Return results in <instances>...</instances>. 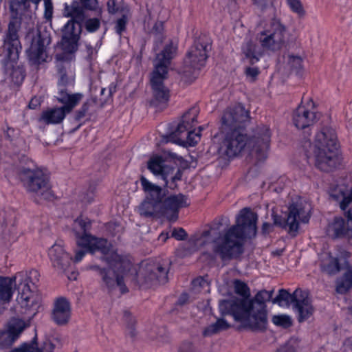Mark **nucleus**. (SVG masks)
<instances>
[{
  "instance_id": "f257e3e1",
  "label": "nucleus",
  "mask_w": 352,
  "mask_h": 352,
  "mask_svg": "<svg viewBox=\"0 0 352 352\" xmlns=\"http://www.w3.org/2000/svg\"><path fill=\"white\" fill-rule=\"evenodd\" d=\"M257 219L256 213L245 208L237 215L236 223L228 228L223 236H217V230L223 224H229L227 217H221L214 222V227L204 230L201 235L191 236L188 242L197 248L211 243L214 254L223 261L231 260L242 254L245 239L255 236Z\"/></svg>"
},
{
  "instance_id": "f03ea898",
  "label": "nucleus",
  "mask_w": 352,
  "mask_h": 352,
  "mask_svg": "<svg viewBox=\"0 0 352 352\" xmlns=\"http://www.w3.org/2000/svg\"><path fill=\"white\" fill-rule=\"evenodd\" d=\"M144 199L138 206V212L145 218L166 217L170 221L178 218L179 208L188 206L187 197L182 195L166 197L164 190L159 186L149 182L144 175L140 178Z\"/></svg>"
},
{
  "instance_id": "7ed1b4c3",
  "label": "nucleus",
  "mask_w": 352,
  "mask_h": 352,
  "mask_svg": "<svg viewBox=\"0 0 352 352\" xmlns=\"http://www.w3.org/2000/svg\"><path fill=\"white\" fill-rule=\"evenodd\" d=\"M306 155L321 171L329 172L338 165L337 135L331 127H323L316 133L313 144L308 142Z\"/></svg>"
},
{
  "instance_id": "20e7f679",
  "label": "nucleus",
  "mask_w": 352,
  "mask_h": 352,
  "mask_svg": "<svg viewBox=\"0 0 352 352\" xmlns=\"http://www.w3.org/2000/svg\"><path fill=\"white\" fill-rule=\"evenodd\" d=\"M219 310L223 317L231 315L235 321L252 331H261L267 328V310L263 309L262 305L254 306L238 298L224 300L219 302Z\"/></svg>"
},
{
  "instance_id": "39448f33",
  "label": "nucleus",
  "mask_w": 352,
  "mask_h": 352,
  "mask_svg": "<svg viewBox=\"0 0 352 352\" xmlns=\"http://www.w3.org/2000/svg\"><path fill=\"white\" fill-rule=\"evenodd\" d=\"M61 39L58 41L54 48V64L59 87L58 96L57 100L63 105L60 107H54L43 111L39 118L41 122L46 124L60 123L66 115V24L62 28Z\"/></svg>"
},
{
  "instance_id": "423d86ee",
  "label": "nucleus",
  "mask_w": 352,
  "mask_h": 352,
  "mask_svg": "<svg viewBox=\"0 0 352 352\" xmlns=\"http://www.w3.org/2000/svg\"><path fill=\"white\" fill-rule=\"evenodd\" d=\"M40 278L36 270L21 271L12 277L0 276V300L8 302L12 298L14 289L19 292V302L22 307H31L35 303L33 291L30 285H35Z\"/></svg>"
},
{
  "instance_id": "0eeeda50",
  "label": "nucleus",
  "mask_w": 352,
  "mask_h": 352,
  "mask_svg": "<svg viewBox=\"0 0 352 352\" xmlns=\"http://www.w3.org/2000/svg\"><path fill=\"white\" fill-rule=\"evenodd\" d=\"M104 259L108 264V267L100 268L98 265H90L89 270H96L101 276L102 280L109 289H113L116 286L120 287L122 293L126 291L124 280L129 276L132 269V264L127 260L122 259L116 254L106 256Z\"/></svg>"
},
{
  "instance_id": "6e6552de",
  "label": "nucleus",
  "mask_w": 352,
  "mask_h": 352,
  "mask_svg": "<svg viewBox=\"0 0 352 352\" xmlns=\"http://www.w3.org/2000/svg\"><path fill=\"white\" fill-rule=\"evenodd\" d=\"M210 45L205 37H200L191 47L181 68V78L186 84L192 83L205 66Z\"/></svg>"
},
{
  "instance_id": "1a4fd4ad",
  "label": "nucleus",
  "mask_w": 352,
  "mask_h": 352,
  "mask_svg": "<svg viewBox=\"0 0 352 352\" xmlns=\"http://www.w3.org/2000/svg\"><path fill=\"white\" fill-rule=\"evenodd\" d=\"M199 111L192 107L186 111L176 129L166 137V142H171L183 146H194L201 138V126L195 131L193 128L197 123Z\"/></svg>"
},
{
  "instance_id": "9d476101",
  "label": "nucleus",
  "mask_w": 352,
  "mask_h": 352,
  "mask_svg": "<svg viewBox=\"0 0 352 352\" xmlns=\"http://www.w3.org/2000/svg\"><path fill=\"white\" fill-rule=\"evenodd\" d=\"M19 175L28 191L35 192L45 200L54 199L49 176L43 170L21 166L19 168Z\"/></svg>"
},
{
  "instance_id": "9b49d317",
  "label": "nucleus",
  "mask_w": 352,
  "mask_h": 352,
  "mask_svg": "<svg viewBox=\"0 0 352 352\" xmlns=\"http://www.w3.org/2000/svg\"><path fill=\"white\" fill-rule=\"evenodd\" d=\"M287 28L278 19H273L265 28L256 34V38L263 49L278 52L286 45Z\"/></svg>"
},
{
  "instance_id": "f8f14e48",
  "label": "nucleus",
  "mask_w": 352,
  "mask_h": 352,
  "mask_svg": "<svg viewBox=\"0 0 352 352\" xmlns=\"http://www.w3.org/2000/svg\"><path fill=\"white\" fill-rule=\"evenodd\" d=\"M222 141L217 149L219 155L224 159L237 157L248 148V135L245 130L221 131Z\"/></svg>"
},
{
  "instance_id": "ddd939ff",
  "label": "nucleus",
  "mask_w": 352,
  "mask_h": 352,
  "mask_svg": "<svg viewBox=\"0 0 352 352\" xmlns=\"http://www.w3.org/2000/svg\"><path fill=\"white\" fill-rule=\"evenodd\" d=\"M311 206L302 201L293 203L289 208V213L286 219H282L280 217L274 216V223L280 226L288 232L295 236L298 230L299 221L307 223L310 217Z\"/></svg>"
},
{
  "instance_id": "4468645a",
  "label": "nucleus",
  "mask_w": 352,
  "mask_h": 352,
  "mask_svg": "<svg viewBox=\"0 0 352 352\" xmlns=\"http://www.w3.org/2000/svg\"><path fill=\"white\" fill-rule=\"evenodd\" d=\"M167 74L165 65H157L151 74L152 99L150 103L155 107L164 108L169 100L170 91L164 83Z\"/></svg>"
},
{
  "instance_id": "2eb2a0df",
  "label": "nucleus",
  "mask_w": 352,
  "mask_h": 352,
  "mask_svg": "<svg viewBox=\"0 0 352 352\" xmlns=\"http://www.w3.org/2000/svg\"><path fill=\"white\" fill-rule=\"evenodd\" d=\"M67 17H70L67 21V54L77 51L78 41L82 32V23L85 19L83 7L78 2H74L70 9L67 7Z\"/></svg>"
},
{
  "instance_id": "dca6fc26",
  "label": "nucleus",
  "mask_w": 352,
  "mask_h": 352,
  "mask_svg": "<svg viewBox=\"0 0 352 352\" xmlns=\"http://www.w3.org/2000/svg\"><path fill=\"white\" fill-rule=\"evenodd\" d=\"M90 223H87L80 218H77L73 225V230L79 238L77 241L78 245L86 248L89 252L94 253L100 251L107 254L109 252V243L106 239H98L87 234Z\"/></svg>"
},
{
  "instance_id": "f3484780",
  "label": "nucleus",
  "mask_w": 352,
  "mask_h": 352,
  "mask_svg": "<svg viewBox=\"0 0 352 352\" xmlns=\"http://www.w3.org/2000/svg\"><path fill=\"white\" fill-rule=\"evenodd\" d=\"M271 139V132L267 126L256 127L252 136L248 138V148L251 155L258 161H263L267 157Z\"/></svg>"
},
{
  "instance_id": "a211bd4d",
  "label": "nucleus",
  "mask_w": 352,
  "mask_h": 352,
  "mask_svg": "<svg viewBox=\"0 0 352 352\" xmlns=\"http://www.w3.org/2000/svg\"><path fill=\"white\" fill-rule=\"evenodd\" d=\"M249 112L241 104L228 108L221 118V131L245 130L249 120Z\"/></svg>"
},
{
  "instance_id": "6ab92c4d",
  "label": "nucleus",
  "mask_w": 352,
  "mask_h": 352,
  "mask_svg": "<svg viewBox=\"0 0 352 352\" xmlns=\"http://www.w3.org/2000/svg\"><path fill=\"white\" fill-rule=\"evenodd\" d=\"M319 119V114L314 111V102L311 98H307L305 104H300L293 113L294 125L305 129L314 125Z\"/></svg>"
},
{
  "instance_id": "aec40b11",
  "label": "nucleus",
  "mask_w": 352,
  "mask_h": 352,
  "mask_svg": "<svg viewBox=\"0 0 352 352\" xmlns=\"http://www.w3.org/2000/svg\"><path fill=\"white\" fill-rule=\"evenodd\" d=\"M50 43L51 38L47 32H38L28 51L29 59L33 64L45 61L47 57L46 49Z\"/></svg>"
},
{
  "instance_id": "412c9836",
  "label": "nucleus",
  "mask_w": 352,
  "mask_h": 352,
  "mask_svg": "<svg viewBox=\"0 0 352 352\" xmlns=\"http://www.w3.org/2000/svg\"><path fill=\"white\" fill-rule=\"evenodd\" d=\"M20 25V21L16 19L11 20L8 24L3 50V52L6 53V56L10 58H18L19 50L21 49L18 36Z\"/></svg>"
},
{
  "instance_id": "4be33fe9",
  "label": "nucleus",
  "mask_w": 352,
  "mask_h": 352,
  "mask_svg": "<svg viewBox=\"0 0 352 352\" xmlns=\"http://www.w3.org/2000/svg\"><path fill=\"white\" fill-rule=\"evenodd\" d=\"M27 327L24 320L12 318L8 322L7 331L0 332V346L6 347L12 345Z\"/></svg>"
},
{
  "instance_id": "5701e85b",
  "label": "nucleus",
  "mask_w": 352,
  "mask_h": 352,
  "mask_svg": "<svg viewBox=\"0 0 352 352\" xmlns=\"http://www.w3.org/2000/svg\"><path fill=\"white\" fill-rule=\"evenodd\" d=\"M294 308L298 313L299 322L307 320L313 314L314 307L311 305L307 292L300 289H296L294 291Z\"/></svg>"
},
{
  "instance_id": "b1692460",
  "label": "nucleus",
  "mask_w": 352,
  "mask_h": 352,
  "mask_svg": "<svg viewBox=\"0 0 352 352\" xmlns=\"http://www.w3.org/2000/svg\"><path fill=\"white\" fill-rule=\"evenodd\" d=\"M107 96L104 98H94L91 100H87L85 102L83 103L82 107L79 110H78L73 116V120L77 122L76 126L70 131V132L75 131L77 129H78L81 126V123L79 122L86 116V113L89 110L90 107L92 104H95L98 107H102L105 103L107 102L109 99L111 97L112 94L116 91V85L114 83H111L109 87L107 89Z\"/></svg>"
},
{
  "instance_id": "393cba45",
  "label": "nucleus",
  "mask_w": 352,
  "mask_h": 352,
  "mask_svg": "<svg viewBox=\"0 0 352 352\" xmlns=\"http://www.w3.org/2000/svg\"><path fill=\"white\" fill-rule=\"evenodd\" d=\"M326 232L332 239L346 237L352 239V228L348 221L342 217H335L329 222Z\"/></svg>"
},
{
  "instance_id": "a878e982",
  "label": "nucleus",
  "mask_w": 352,
  "mask_h": 352,
  "mask_svg": "<svg viewBox=\"0 0 352 352\" xmlns=\"http://www.w3.org/2000/svg\"><path fill=\"white\" fill-rule=\"evenodd\" d=\"M283 59L284 69L287 72L302 77L305 73L304 56L289 52L284 54Z\"/></svg>"
},
{
  "instance_id": "bb28decb",
  "label": "nucleus",
  "mask_w": 352,
  "mask_h": 352,
  "mask_svg": "<svg viewBox=\"0 0 352 352\" xmlns=\"http://www.w3.org/2000/svg\"><path fill=\"white\" fill-rule=\"evenodd\" d=\"M168 270L160 263L150 265L146 269L144 283L149 285H164L168 282Z\"/></svg>"
},
{
  "instance_id": "cd10ccee",
  "label": "nucleus",
  "mask_w": 352,
  "mask_h": 352,
  "mask_svg": "<svg viewBox=\"0 0 352 352\" xmlns=\"http://www.w3.org/2000/svg\"><path fill=\"white\" fill-rule=\"evenodd\" d=\"M48 254L55 272L58 275L64 276L65 274V251L63 243H56L50 248Z\"/></svg>"
},
{
  "instance_id": "c85d7f7f",
  "label": "nucleus",
  "mask_w": 352,
  "mask_h": 352,
  "mask_svg": "<svg viewBox=\"0 0 352 352\" xmlns=\"http://www.w3.org/2000/svg\"><path fill=\"white\" fill-rule=\"evenodd\" d=\"M147 168L155 176L162 178L167 185L168 178L173 174L174 169L164 164V160L161 156L154 155L151 157L147 162Z\"/></svg>"
},
{
  "instance_id": "c756f323",
  "label": "nucleus",
  "mask_w": 352,
  "mask_h": 352,
  "mask_svg": "<svg viewBox=\"0 0 352 352\" xmlns=\"http://www.w3.org/2000/svg\"><path fill=\"white\" fill-rule=\"evenodd\" d=\"M4 54L5 58L2 60L3 72L14 83L21 84L25 78L23 69L15 65L16 64L15 60L17 58H10L6 56V53Z\"/></svg>"
},
{
  "instance_id": "7c9ffc66",
  "label": "nucleus",
  "mask_w": 352,
  "mask_h": 352,
  "mask_svg": "<svg viewBox=\"0 0 352 352\" xmlns=\"http://www.w3.org/2000/svg\"><path fill=\"white\" fill-rule=\"evenodd\" d=\"M51 318L58 325L66 324V298L60 296L55 298Z\"/></svg>"
},
{
  "instance_id": "2f4dec72",
  "label": "nucleus",
  "mask_w": 352,
  "mask_h": 352,
  "mask_svg": "<svg viewBox=\"0 0 352 352\" xmlns=\"http://www.w3.org/2000/svg\"><path fill=\"white\" fill-rule=\"evenodd\" d=\"M244 60L250 65H254L259 61L263 53L259 47L252 41L250 40L242 47Z\"/></svg>"
},
{
  "instance_id": "473e14b6",
  "label": "nucleus",
  "mask_w": 352,
  "mask_h": 352,
  "mask_svg": "<svg viewBox=\"0 0 352 352\" xmlns=\"http://www.w3.org/2000/svg\"><path fill=\"white\" fill-rule=\"evenodd\" d=\"M330 196L336 201H340V207L342 210H345L349 205L352 202V188L349 194H346V187L339 185L332 188L330 192Z\"/></svg>"
},
{
  "instance_id": "72a5a7b5",
  "label": "nucleus",
  "mask_w": 352,
  "mask_h": 352,
  "mask_svg": "<svg viewBox=\"0 0 352 352\" xmlns=\"http://www.w3.org/2000/svg\"><path fill=\"white\" fill-rule=\"evenodd\" d=\"M324 256L325 258L322 260L321 263V269L327 274H336L340 270L341 265L347 264L345 258L339 259L337 257H332L329 254H325Z\"/></svg>"
},
{
  "instance_id": "f704fd0d",
  "label": "nucleus",
  "mask_w": 352,
  "mask_h": 352,
  "mask_svg": "<svg viewBox=\"0 0 352 352\" xmlns=\"http://www.w3.org/2000/svg\"><path fill=\"white\" fill-rule=\"evenodd\" d=\"M230 324L223 318H218L215 322L206 327L202 333L204 337H210L222 331L228 329Z\"/></svg>"
},
{
  "instance_id": "c9c22d12",
  "label": "nucleus",
  "mask_w": 352,
  "mask_h": 352,
  "mask_svg": "<svg viewBox=\"0 0 352 352\" xmlns=\"http://www.w3.org/2000/svg\"><path fill=\"white\" fill-rule=\"evenodd\" d=\"M175 52L176 47L173 45V43L167 45L164 50L157 55L154 63L155 67L157 65H165L166 69L168 70V65L169 63V60L173 58V56Z\"/></svg>"
},
{
  "instance_id": "e433bc0d",
  "label": "nucleus",
  "mask_w": 352,
  "mask_h": 352,
  "mask_svg": "<svg viewBox=\"0 0 352 352\" xmlns=\"http://www.w3.org/2000/svg\"><path fill=\"white\" fill-rule=\"evenodd\" d=\"M273 304H278L279 306H289L291 303L294 304V292L291 294L286 289H281L278 294L272 299Z\"/></svg>"
},
{
  "instance_id": "4c0bfd02",
  "label": "nucleus",
  "mask_w": 352,
  "mask_h": 352,
  "mask_svg": "<svg viewBox=\"0 0 352 352\" xmlns=\"http://www.w3.org/2000/svg\"><path fill=\"white\" fill-rule=\"evenodd\" d=\"M273 293L274 290H271L270 292L265 290L261 291L257 293L253 299H245V302L254 306L256 304H260L263 306V309H266L265 302L270 300L272 301Z\"/></svg>"
},
{
  "instance_id": "58836bf2",
  "label": "nucleus",
  "mask_w": 352,
  "mask_h": 352,
  "mask_svg": "<svg viewBox=\"0 0 352 352\" xmlns=\"http://www.w3.org/2000/svg\"><path fill=\"white\" fill-rule=\"evenodd\" d=\"M352 286V273L347 272L344 275L337 280L336 292L338 294H345Z\"/></svg>"
},
{
  "instance_id": "ea45409f",
  "label": "nucleus",
  "mask_w": 352,
  "mask_h": 352,
  "mask_svg": "<svg viewBox=\"0 0 352 352\" xmlns=\"http://www.w3.org/2000/svg\"><path fill=\"white\" fill-rule=\"evenodd\" d=\"M83 98L84 95L82 93L67 94V113L78 105Z\"/></svg>"
},
{
  "instance_id": "a19ab883",
  "label": "nucleus",
  "mask_w": 352,
  "mask_h": 352,
  "mask_svg": "<svg viewBox=\"0 0 352 352\" xmlns=\"http://www.w3.org/2000/svg\"><path fill=\"white\" fill-rule=\"evenodd\" d=\"M260 72L259 68L254 65L247 66L244 69L245 78L250 82H254Z\"/></svg>"
},
{
  "instance_id": "79ce46f5",
  "label": "nucleus",
  "mask_w": 352,
  "mask_h": 352,
  "mask_svg": "<svg viewBox=\"0 0 352 352\" xmlns=\"http://www.w3.org/2000/svg\"><path fill=\"white\" fill-rule=\"evenodd\" d=\"M124 317L126 324V329L129 331V335L131 337H134L136 335L135 318L133 316H132L131 314L129 312H125Z\"/></svg>"
},
{
  "instance_id": "37998d69",
  "label": "nucleus",
  "mask_w": 352,
  "mask_h": 352,
  "mask_svg": "<svg viewBox=\"0 0 352 352\" xmlns=\"http://www.w3.org/2000/svg\"><path fill=\"white\" fill-rule=\"evenodd\" d=\"M234 287L237 294L243 297H248L250 296V289L245 283L240 280H235L234 281Z\"/></svg>"
},
{
  "instance_id": "c03bdc74",
  "label": "nucleus",
  "mask_w": 352,
  "mask_h": 352,
  "mask_svg": "<svg viewBox=\"0 0 352 352\" xmlns=\"http://www.w3.org/2000/svg\"><path fill=\"white\" fill-rule=\"evenodd\" d=\"M272 322L274 324L284 328H287L292 325V320L290 318L286 315L274 316L272 318Z\"/></svg>"
},
{
  "instance_id": "a18cd8bd",
  "label": "nucleus",
  "mask_w": 352,
  "mask_h": 352,
  "mask_svg": "<svg viewBox=\"0 0 352 352\" xmlns=\"http://www.w3.org/2000/svg\"><path fill=\"white\" fill-rule=\"evenodd\" d=\"M287 3L292 10L299 17L305 16V11L300 0H287Z\"/></svg>"
},
{
  "instance_id": "49530a36",
  "label": "nucleus",
  "mask_w": 352,
  "mask_h": 352,
  "mask_svg": "<svg viewBox=\"0 0 352 352\" xmlns=\"http://www.w3.org/2000/svg\"><path fill=\"white\" fill-rule=\"evenodd\" d=\"M298 342L296 339H289L286 343L280 346L276 352H296Z\"/></svg>"
},
{
  "instance_id": "de8ad7c7",
  "label": "nucleus",
  "mask_w": 352,
  "mask_h": 352,
  "mask_svg": "<svg viewBox=\"0 0 352 352\" xmlns=\"http://www.w3.org/2000/svg\"><path fill=\"white\" fill-rule=\"evenodd\" d=\"M164 30V23L162 21H157L150 30V33L155 35L160 43L162 42V33Z\"/></svg>"
},
{
  "instance_id": "09e8293b",
  "label": "nucleus",
  "mask_w": 352,
  "mask_h": 352,
  "mask_svg": "<svg viewBox=\"0 0 352 352\" xmlns=\"http://www.w3.org/2000/svg\"><path fill=\"white\" fill-rule=\"evenodd\" d=\"M177 352H198V350L191 341L184 340L179 346Z\"/></svg>"
},
{
  "instance_id": "8fccbe9b",
  "label": "nucleus",
  "mask_w": 352,
  "mask_h": 352,
  "mask_svg": "<svg viewBox=\"0 0 352 352\" xmlns=\"http://www.w3.org/2000/svg\"><path fill=\"white\" fill-rule=\"evenodd\" d=\"M100 22L98 19H89L85 22V28L89 32H96L100 28Z\"/></svg>"
},
{
  "instance_id": "3c124183",
  "label": "nucleus",
  "mask_w": 352,
  "mask_h": 352,
  "mask_svg": "<svg viewBox=\"0 0 352 352\" xmlns=\"http://www.w3.org/2000/svg\"><path fill=\"white\" fill-rule=\"evenodd\" d=\"M28 0H11L10 2V9L12 12L17 14L18 10L23 6H26Z\"/></svg>"
},
{
  "instance_id": "603ef678",
  "label": "nucleus",
  "mask_w": 352,
  "mask_h": 352,
  "mask_svg": "<svg viewBox=\"0 0 352 352\" xmlns=\"http://www.w3.org/2000/svg\"><path fill=\"white\" fill-rule=\"evenodd\" d=\"M171 236L178 241H183L187 238L188 234L184 229L179 228L173 229Z\"/></svg>"
},
{
  "instance_id": "864d4df0",
  "label": "nucleus",
  "mask_w": 352,
  "mask_h": 352,
  "mask_svg": "<svg viewBox=\"0 0 352 352\" xmlns=\"http://www.w3.org/2000/svg\"><path fill=\"white\" fill-rule=\"evenodd\" d=\"M126 21L127 19L124 15L117 20L115 28L118 34H121L125 30Z\"/></svg>"
},
{
  "instance_id": "5fc2aeb1",
  "label": "nucleus",
  "mask_w": 352,
  "mask_h": 352,
  "mask_svg": "<svg viewBox=\"0 0 352 352\" xmlns=\"http://www.w3.org/2000/svg\"><path fill=\"white\" fill-rule=\"evenodd\" d=\"M83 6L89 10H95L98 5L97 0H80Z\"/></svg>"
},
{
  "instance_id": "6e6d98bb",
  "label": "nucleus",
  "mask_w": 352,
  "mask_h": 352,
  "mask_svg": "<svg viewBox=\"0 0 352 352\" xmlns=\"http://www.w3.org/2000/svg\"><path fill=\"white\" fill-rule=\"evenodd\" d=\"M45 14L47 18L51 17L52 14L53 6L51 0H44Z\"/></svg>"
},
{
  "instance_id": "4d7b16f0",
  "label": "nucleus",
  "mask_w": 352,
  "mask_h": 352,
  "mask_svg": "<svg viewBox=\"0 0 352 352\" xmlns=\"http://www.w3.org/2000/svg\"><path fill=\"white\" fill-rule=\"evenodd\" d=\"M192 285L194 287H204L207 285V282L201 277L197 278L192 280Z\"/></svg>"
},
{
  "instance_id": "13d9d810",
  "label": "nucleus",
  "mask_w": 352,
  "mask_h": 352,
  "mask_svg": "<svg viewBox=\"0 0 352 352\" xmlns=\"http://www.w3.org/2000/svg\"><path fill=\"white\" fill-rule=\"evenodd\" d=\"M188 299H189L188 295L186 293H184L179 296L178 301H177V304L179 305H184L188 303Z\"/></svg>"
},
{
  "instance_id": "bf43d9fd",
  "label": "nucleus",
  "mask_w": 352,
  "mask_h": 352,
  "mask_svg": "<svg viewBox=\"0 0 352 352\" xmlns=\"http://www.w3.org/2000/svg\"><path fill=\"white\" fill-rule=\"evenodd\" d=\"M107 8L110 13H115L116 12V2L114 0H109L107 2Z\"/></svg>"
},
{
  "instance_id": "052dcab7",
  "label": "nucleus",
  "mask_w": 352,
  "mask_h": 352,
  "mask_svg": "<svg viewBox=\"0 0 352 352\" xmlns=\"http://www.w3.org/2000/svg\"><path fill=\"white\" fill-rule=\"evenodd\" d=\"M270 0H254L255 4L258 5L261 9L265 8L269 3Z\"/></svg>"
},
{
  "instance_id": "680f3d73",
  "label": "nucleus",
  "mask_w": 352,
  "mask_h": 352,
  "mask_svg": "<svg viewBox=\"0 0 352 352\" xmlns=\"http://www.w3.org/2000/svg\"><path fill=\"white\" fill-rule=\"evenodd\" d=\"M85 254V252L84 250H79L76 252V256L74 258V262L77 263L81 261L84 255Z\"/></svg>"
},
{
  "instance_id": "e2e57ef3",
  "label": "nucleus",
  "mask_w": 352,
  "mask_h": 352,
  "mask_svg": "<svg viewBox=\"0 0 352 352\" xmlns=\"http://www.w3.org/2000/svg\"><path fill=\"white\" fill-rule=\"evenodd\" d=\"M54 349V345L53 344H52L51 342H46L45 344V347L43 349H41L42 351V352H44L43 351H46V352H52Z\"/></svg>"
},
{
  "instance_id": "0e129e2a",
  "label": "nucleus",
  "mask_w": 352,
  "mask_h": 352,
  "mask_svg": "<svg viewBox=\"0 0 352 352\" xmlns=\"http://www.w3.org/2000/svg\"><path fill=\"white\" fill-rule=\"evenodd\" d=\"M344 346L346 349L352 352V338H349L344 341Z\"/></svg>"
},
{
  "instance_id": "69168bd1",
  "label": "nucleus",
  "mask_w": 352,
  "mask_h": 352,
  "mask_svg": "<svg viewBox=\"0 0 352 352\" xmlns=\"http://www.w3.org/2000/svg\"><path fill=\"white\" fill-rule=\"evenodd\" d=\"M272 225L269 223H264L262 226V230L264 233L269 232L270 231V228Z\"/></svg>"
},
{
  "instance_id": "338daca9",
  "label": "nucleus",
  "mask_w": 352,
  "mask_h": 352,
  "mask_svg": "<svg viewBox=\"0 0 352 352\" xmlns=\"http://www.w3.org/2000/svg\"><path fill=\"white\" fill-rule=\"evenodd\" d=\"M181 177H182L181 172L179 170H177V173L175 175L170 177V179L173 181L179 180V179H181Z\"/></svg>"
},
{
  "instance_id": "774afa93",
  "label": "nucleus",
  "mask_w": 352,
  "mask_h": 352,
  "mask_svg": "<svg viewBox=\"0 0 352 352\" xmlns=\"http://www.w3.org/2000/svg\"><path fill=\"white\" fill-rule=\"evenodd\" d=\"M347 213H348V218H349V220L347 221L351 225V227L352 228V208L349 209L348 210Z\"/></svg>"
}]
</instances>
